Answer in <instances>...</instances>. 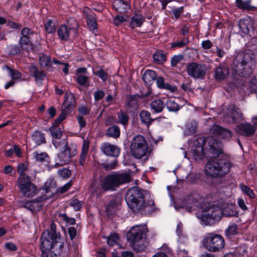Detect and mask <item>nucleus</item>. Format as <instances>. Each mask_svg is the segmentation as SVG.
Segmentation results:
<instances>
[{
    "label": "nucleus",
    "mask_w": 257,
    "mask_h": 257,
    "mask_svg": "<svg viewBox=\"0 0 257 257\" xmlns=\"http://www.w3.org/2000/svg\"><path fill=\"white\" fill-rule=\"evenodd\" d=\"M242 116V113L238 110V109H236V107L233 105L227 109L226 115L223 114L224 119L228 121H230V120H227L228 117H230L232 120L234 121L236 119L241 118Z\"/></svg>",
    "instance_id": "a211bd4d"
},
{
    "label": "nucleus",
    "mask_w": 257,
    "mask_h": 257,
    "mask_svg": "<svg viewBox=\"0 0 257 257\" xmlns=\"http://www.w3.org/2000/svg\"><path fill=\"white\" fill-rule=\"evenodd\" d=\"M76 153L75 148L69 147L67 145H65L62 151L58 154L59 162L55 164V167L63 166L68 163L71 157L74 156Z\"/></svg>",
    "instance_id": "ddd939ff"
},
{
    "label": "nucleus",
    "mask_w": 257,
    "mask_h": 257,
    "mask_svg": "<svg viewBox=\"0 0 257 257\" xmlns=\"http://www.w3.org/2000/svg\"><path fill=\"white\" fill-rule=\"evenodd\" d=\"M5 247L6 249L11 251H15L17 249V245L12 242H9L5 243Z\"/></svg>",
    "instance_id": "338daca9"
},
{
    "label": "nucleus",
    "mask_w": 257,
    "mask_h": 257,
    "mask_svg": "<svg viewBox=\"0 0 257 257\" xmlns=\"http://www.w3.org/2000/svg\"><path fill=\"white\" fill-rule=\"evenodd\" d=\"M183 11V8L181 7L180 8H173L171 11V13L174 16L176 19H178Z\"/></svg>",
    "instance_id": "5fc2aeb1"
},
{
    "label": "nucleus",
    "mask_w": 257,
    "mask_h": 257,
    "mask_svg": "<svg viewBox=\"0 0 257 257\" xmlns=\"http://www.w3.org/2000/svg\"><path fill=\"white\" fill-rule=\"evenodd\" d=\"M197 127V122L194 120L188 122L185 125L184 134L186 136L190 135L195 133Z\"/></svg>",
    "instance_id": "cd10ccee"
},
{
    "label": "nucleus",
    "mask_w": 257,
    "mask_h": 257,
    "mask_svg": "<svg viewBox=\"0 0 257 257\" xmlns=\"http://www.w3.org/2000/svg\"><path fill=\"white\" fill-rule=\"evenodd\" d=\"M154 62L158 64H163L166 60V56L162 50L157 51L153 55Z\"/></svg>",
    "instance_id": "c85d7f7f"
},
{
    "label": "nucleus",
    "mask_w": 257,
    "mask_h": 257,
    "mask_svg": "<svg viewBox=\"0 0 257 257\" xmlns=\"http://www.w3.org/2000/svg\"><path fill=\"white\" fill-rule=\"evenodd\" d=\"M166 105L170 111H177L180 109L179 105L173 99H168L166 102Z\"/></svg>",
    "instance_id": "473e14b6"
},
{
    "label": "nucleus",
    "mask_w": 257,
    "mask_h": 257,
    "mask_svg": "<svg viewBox=\"0 0 257 257\" xmlns=\"http://www.w3.org/2000/svg\"><path fill=\"white\" fill-rule=\"evenodd\" d=\"M210 133L213 136L206 139L199 137L188 142L187 153L195 160H202L205 157L207 150H210L213 154L216 153L218 154L221 152V143L216 138L228 140L232 137L230 130L216 124L212 126Z\"/></svg>",
    "instance_id": "f257e3e1"
},
{
    "label": "nucleus",
    "mask_w": 257,
    "mask_h": 257,
    "mask_svg": "<svg viewBox=\"0 0 257 257\" xmlns=\"http://www.w3.org/2000/svg\"><path fill=\"white\" fill-rule=\"evenodd\" d=\"M21 206L25 207L32 212H34L39 208V203L34 200L26 201Z\"/></svg>",
    "instance_id": "7c9ffc66"
},
{
    "label": "nucleus",
    "mask_w": 257,
    "mask_h": 257,
    "mask_svg": "<svg viewBox=\"0 0 257 257\" xmlns=\"http://www.w3.org/2000/svg\"><path fill=\"white\" fill-rule=\"evenodd\" d=\"M199 178V175L197 173H191L186 176L187 181L191 183H194Z\"/></svg>",
    "instance_id": "3c124183"
},
{
    "label": "nucleus",
    "mask_w": 257,
    "mask_h": 257,
    "mask_svg": "<svg viewBox=\"0 0 257 257\" xmlns=\"http://www.w3.org/2000/svg\"><path fill=\"white\" fill-rule=\"evenodd\" d=\"M22 76L21 74L16 70L11 69V77L12 80L18 79Z\"/></svg>",
    "instance_id": "e2e57ef3"
},
{
    "label": "nucleus",
    "mask_w": 257,
    "mask_h": 257,
    "mask_svg": "<svg viewBox=\"0 0 257 257\" xmlns=\"http://www.w3.org/2000/svg\"><path fill=\"white\" fill-rule=\"evenodd\" d=\"M236 7L241 10L251 11L253 10L254 7L250 5V1H242V0H235Z\"/></svg>",
    "instance_id": "a878e982"
},
{
    "label": "nucleus",
    "mask_w": 257,
    "mask_h": 257,
    "mask_svg": "<svg viewBox=\"0 0 257 257\" xmlns=\"http://www.w3.org/2000/svg\"><path fill=\"white\" fill-rule=\"evenodd\" d=\"M225 232L227 236L236 234L237 233V226L235 224L229 225Z\"/></svg>",
    "instance_id": "a18cd8bd"
},
{
    "label": "nucleus",
    "mask_w": 257,
    "mask_h": 257,
    "mask_svg": "<svg viewBox=\"0 0 257 257\" xmlns=\"http://www.w3.org/2000/svg\"><path fill=\"white\" fill-rule=\"evenodd\" d=\"M104 92L102 90H97L94 93V99L96 101H98L102 99L104 96Z\"/></svg>",
    "instance_id": "680f3d73"
},
{
    "label": "nucleus",
    "mask_w": 257,
    "mask_h": 257,
    "mask_svg": "<svg viewBox=\"0 0 257 257\" xmlns=\"http://www.w3.org/2000/svg\"><path fill=\"white\" fill-rule=\"evenodd\" d=\"M19 45L23 50H28L31 47V43L28 37H22L19 40Z\"/></svg>",
    "instance_id": "58836bf2"
},
{
    "label": "nucleus",
    "mask_w": 257,
    "mask_h": 257,
    "mask_svg": "<svg viewBox=\"0 0 257 257\" xmlns=\"http://www.w3.org/2000/svg\"><path fill=\"white\" fill-rule=\"evenodd\" d=\"M156 72L150 69L146 70L143 76V80L146 84L149 85L152 84L156 80Z\"/></svg>",
    "instance_id": "5701e85b"
},
{
    "label": "nucleus",
    "mask_w": 257,
    "mask_h": 257,
    "mask_svg": "<svg viewBox=\"0 0 257 257\" xmlns=\"http://www.w3.org/2000/svg\"><path fill=\"white\" fill-rule=\"evenodd\" d=\"M228 69L225 66L220 65L214 69V78L218 80H222L228 74Z\"/></svg>",
    "instance_id": "6ab92c4d"
},
{
    "label": "nucleus",
    "mask_w": 257,
    "mask_h": 257,
    "mask_svg": "<svg viewBox=\"0 0 257 257\" xmlns=\"http://www.w3.org/2000/svg\"><path fill=\"white\" fill-rule=\"evenodd\" d=\"M156 83L157 86L160 88L170 90L171 91H173L175 90V88L173 86L170 85L169 84L165 83L164 79L162 77H158L157 79Z\"/></svg>",
    "instance_id": "72a5a7b5"
},
{
    "label": "nucleus",
    "mask_w": 257,
    "mask_h": 257,
    "mask_svg": "<svg viewBox=\"0 0 257 257\" xmlns=\"http://www.w3.org/2000/svg\"><path fill=\"white\" fill-rule=\"evenodd\" d=\"M237 203L238 206L241 209V210H242L243 211H246L247 210L248 208L245 204L244 200L242 198H238L237 199Z\"/></svg>",
    "instance_id": "69168bd1"
},
{
    "label": "nucleus",
    "mask_w": 257,
    "mask_h": 257,
    "mask_svg": "<svg viewBox=\"0 0 257 257\" xmlns=\"http://www.w3.org/2000/svg\"><path fill=\"white\" fill-rule=\"evenodd\" d=\"M188 41L187 40L184 39L180 41L174 42L172 44V47H182L188 43Z\"/></svg>",
    "instance_id": "052dcab7"
},
{
    "label": "nucleus",
    "mask_w": 257,
    "mask_h": 257,
    "mask_svg": "<svg viewBox=\"0 0 257 257\" xmlns=\"http://www.w3.org/2000/svg\"><path fill=\"white\" fill-rule=\"evenodd\" d=\"M183 224L181 222H179L176 228V234L178 237V241L181 243L185 242L186 240V237L183 233Z\"/></svg>",
    "instance_id": "f704fd0d"
},
{
    "label": "nucleus",
    "mask_w": 257,
    "mask_h": 257,
    "mask_svg": "<svg viewBox=\"0 0 257 257\" xmlns=\"http://www.w3.org/2000/svg\"><path fill=\"white\" fill-rule=\"evenodd\" d=\"M206 67L202 64L192 63L187 66L188 75L195 79H203L206 74Z\"/></svg>",
    "instance_id": "f8f14e48"
},
{
    "label": "nucleus",
    "mask_w": 257,
    "mask_h": 257,
    "mask_svg": "<svg viewBox=\"0 0 257 257\" xmlns=\"http://www.w3.org/2000/svg\"><path fill=\"white\" fill-rule=\"evenodd\" d=\"M87 25L90 31L95 33L97 31V24L96 18L93 15L88 16L87 19Z\"/></svg>",
    "instance_id": "2f4dec72"
},
{
    "label": "nucleus",
    "mask_w": 257,
    "mask_h": 257,
    "mask_svg": "<svg viewBox=\"0 0 257 257\" xmlns=\"http://www.w3.org/2000/svg\"><path fill=\"white\" fill-rule=\"evenodd\" d=\"M240 188L242 192L249 198L253 199L255 197V195L252 190L246 185L241 184L240 185Z\"/></svg>",
    "instance_id": "ea45409f"
},
{
    "label": "nucleus",
    "mask_w": 257,
    "mask_h": 257,
    "mask_svg": "<svg viewBox=\"0 0 257 257\" xmlns=\"http://www.w3.org/2000/svg\"><path fill=\"white\" fill-rule=\"evenodd\" d=\"M235 131L239 134L245 136L252 135L255 131V127L250 123H241L235 128Z\"/></svg>",
    "instance_id": "2eb2a0df"
},
{
    "label": "nucleus",
    "mask_w": 257,
    "mask_h": 257,
    "mask_svg": "<svg viewBox=\"0 0 257 257\" xmlns=\"http://www.w3.org/2000/svg\"><path fill=\"white\" fill-rule=\"evenodd\" d=\"M126 19L122 16L118 15L115 16L113 18V23L115 26L120 25L122 22H125Z\"/></svg>",
    "instance_id": "4d7b16f0"
},
{
    "label": "nucleus",
    "mask_w": 257,
    "mask_h": 257,
    "mask_svg": "<svg viewBox=\"0 0 257 257\" xmlns=\"http://www.w3.org/2000/svg\"><path fill=\"white\" fill-rule=\"evenodd\" d=\"M30 73L35 78V80L37 83H40L46 76L45 73L43 71H39L37 67L33 65H32L30 67Z\"/></svg>",
    "instance_id": "412c9836"
},
{
    "label": "nucleus",
    "mask_w": 257,
    "mask_h": 257,
    "mask_svg": "<svg viewBox=\"0 0 257 257\" xmlns=\"http://www.w3.org/2000/svg\"><path fill=\"white\" fill-rule=\"evenodd\" d=\"M250 87L252 91L257 90V77L252 78L249 83Z\"/></svg>",
    "instance_id": "0e129e2a"
},
{
    "label": "nucleus",
    "mask_w": 257,
    "mask_h": 257,
    "mask_svg": "<svg viewBox=\"0 0 257 257\" xmlns=\"http://www.w3.org/2000/svg\"><path fill=\"white\" fill-rule=\"evenodd\" d=\"M125 199L128 207L134 212L143 210L147 207L143 193L137 187H133L127 191Z\"/></svg>",
    "instance_id": "423d86ee"
},
{
    "label": "nucleus",
    "mask_w": 257,
    "mask_h": 257,
    "mask_svg": "<svg viewBox=\"0 0 257 257\" xmlns=\"http://www.w3.org/2000/svg\"><path fill=\"white\" fill-rule=\"evenodd\" d=\"M67 114L65 111H62L61 113L57 117V119L54 121L52 125L49 127V131L51 132L53 137L58 138H60L62 135V132L57 126L61 123V122L65 119Z\"/></svg>",
    "instance_id": "4468645a"
},
{
    "label": "nucleus",
    "mask_w": 257,
    "mask_h": 257,
    "mask_svg": "<svg viewBox=\"0 0 257 257\" xmlns=\"http://www.w3.org/2000/svg\"><path fill=\"white\" fill-rule=\"evenodd\" d=\"M48 230H46L42 233L41 237L40 248L42 257H48Z\"/></svg>",
    "instance_id": "f3484780"
},
{
    "label": "nucleus",
    "mask_w": 257,
    "mask_h": 257,
    "mask_svg": "<svg viewBox=\"0 0 257 257\" xmlns=\"http://www.w3.org/2000/svg\"><path fill=\"white\" fill-rule=\"evenodd\" d=\"M71 28H68L65 25L61 26L58 30V35L59 38L62 40H66L69 37Z\"/></svg>",
    "instance_id": "393cba45"
},
{
    "label": "nucleus",
    "mask_w": 257,
    "mask_h": 257,
    "mask_svg": "<svg viewBox=\"0 0 257 257\" xmlns=\"http://www.w3.org/2000/svg\"><path fill=\"white\" fill-rule=\"evenodd\" d=\"M75 103V96L74 94L70 92H67L65 95V100L63 102L64 107L71 110L74 106Z\"/></svg>",
    "instance_id": "aec40b11"
},
{
    "label": "nucleus",
    "mask_w": 257,
    "mask_h": 257,
    "mask_svg": "<svg viewBox=\"0 0 257 257\" xmlns=\"http://www.w3.org/2000/svg\"><path fill=\"white\" fill-rule=\"evenodd\" d=\"M183 57L181 55H175L173 56L171 61V66H175L180 61L182 60Z\"/></svg>",
    "instance_id": "13d9d810"
},
{
    "label": "nucleus",
    "mask_w": 257,
    "mask_h": 257,
    "mask_svg": "<svg viewBox=\"0 0 257 257\" xmlns=\"http://www.w3.org/2000/svg\"><path fill=\"white\" fill-rule=\"evenodd\" d=\"M94 74L97 75L103 82L106 81L108 78L107 74L103 69H100L97 72H95Z\"/></svg>",
    "instance_id": "6e6d98bb"
},
{
    "label": "nucleus",
    "mask_w": 257,
    "mask_h": 257,
    "mask_svg": "<svg viewBox=\"0 0 257 257\" xmlns=\"http://www.w3.org/2000/svg\"><path fill=\"white\" fill-rule=\"evenodd\" d=\"M117 117L119 122L123 125L124 126L127 124L128 116L126 113L119 111L117 113Z\"/></svg>",
    "instance_id": "79ce46f5"
},
{
    "label": "nucleus",
    "mask_w": 257,
    "mask_h": 257,
    "mask_svg": "<svg viewBox=\"0 0 257 257\" xmlns=\"http://www.w3.org/2000/svg\"><path fill=\"white\" fill-rule=\"evenodd\" d=\"M202 244L209 251L216 252L224 247L225 242L222 236L213 233H208L204 235Z\"/></svg>",
    "instance_id": "1a4fd4ad"
},
{
    "label": "nucleus",
    "mask_w": 257,
    "mask_h": 257,
    "mask_svg": "<svg viewBox=\"0 0 257 257\" xmlns=\"http://www.w3.org/2000/svg\"><path fill=\"white\" fill-rule=\"evenodd\" d=\"M246 252V249L243 246L239 247L234 252H229L226 254L224 257H241L242 255H244Z\"/></svg>",
    "instance_id": "e433bc0d"
},
{
    "label": "nucleus",
    "mask_w": 257,
    "mask_h": 257,
    "mask_svg": "<svg viewBox=\"0 0 257 257\" xmlns=\"http://www.w3.org/2000/svg\"><path fill=\"white\" fill-rule=\"evenodd\" d=\"M72 182L69 181L58 189V192L62 194L67 191L71 186Z\"/></svg>",
    "instance_id": "bf43d9fd"
},
{
    "label": "nucleus",
    "mask_w": 257,
    "mask_h": 257,
    "mask_svg": "<svg viewBox=\"0 0 257 257\" xmlns=\"http://www.w3.org/2000/svg\"><path fill=\"white\" fill-rule=\"evenodd\" d=\"M16 184L24 197L32 198L38 193V188L32 182L30 177L18 178Z\"/></svg>",
    "instance_id": "9d476101"
},
{
    "label": "nucleus",
    "mask_w": 257,
    "mask_h": 257,
    "mask_svg": "<svg viewBox=\"0 0 257 257\" xmlns=\"http://www.w3.org/2000/svg\"><path fill=\"white\" fill-rule=\"evenodd\" d=\"M148 232L147 226L142 224L132 226L127 231L126 239L131 245L138 251L145 249V246H139L138 243L146 237Z\"/></svg>",
    "instance_id": "39448f33"
},
{
    "label": "nucleus",
    "mask_w": 257,
    "mask_h": 257,
    "mask_svg": "<svg viewBox=\"0 0 257 257\" xmlns=\"http://www.w3.org/2000/svg\"><path fill=\"white\" fill-rule=\"evenodd\" d=\"M58 174L61 178L66 179L70 176L71 172L68 169L63 168L58 171Z\"/></svg>",
    "instance_id": "de8ad7c7"
},
{
    "label": "nucleus",
    "mask_w": 257,
    "mask_h": 257,
    "mask_svg": "<svg viewBox=\"0 0 257 257\" xmlns=\"http://www.w3.org/2000/svg\"><path fill=\"white\" fill-rule=\"evenodd\" d=\"M112 6L115 10L120 13H125L131 8L128 3L122 0H115Z\"/></svg>",
    "instance_id": "4be33fe9"
},
{
    "label": "nucleus",
    "mask_w": 257,
    "mask_h": 257,
    "mask_svg": "<svg viewBox=\"0 0 257 257\" xmlns=\"http://www.w3.org/2000/svg\"><path fill=\"white\" fill-rule=\"evenodd\" d=\"M151 108L156 113H159L162 111L164 107V102L160 99L153 100L151 103Z\"/></svg>",
    "instance_id": "bb28decb"
},
{
    "label": "nucleus",
    "mask_w": 257,
    "mask_h": 257,
    "mask_svg": "<svg viewBox=\"0 0 257 257\" xmlns=\"http://www.w3.org/2000/svg\"><path fill=\"white\" fill-rule=\"evenodd\" d=\"M210 203H201L196 214L197 217L203 225H211L219 218L220 213L223 216H236L238 214L235 206L231 205L225 208L226 201L224 194L216 192L207 197Z\"/></svg>",
    "instance_id": "f03ea898"
},
{
    "label": "nucleus",
    "mask_w": 257,
    "mask_h": 257,
    "mask_svg": "<svg viewBox=\"0 0 257 257\" xmlns=\"http://www.w3.org/2000/svg\"><path fill=\"white\" fill-rule=\"evenodd\" d=\"M9 53L10 55H15L20 52V48L17 45H10L8 47Z\"/></svg>",
    "instance_id": "603ef678"
},
{
    "label": "nucleus",
    "mask_w": 257,
    "mask_h": 257,
    "mask_svg": "<svg viewBox=\"0 0 257 257\" xmlns=\"http://www.w3.org/2000/svg\"><path fill=\"white\" fill-rule=\"evenodd\" d=\"M77 82L80 85L85 86L88 82V77L82 75H78Z\"/></svg>",
    "instance_id": "8fccbe9b"
},
{
    "label": "nucleus",
    "mask_w": 257,
    "mask_h": 257,
    "mask_svg": "<svg viewBox=\"0 0 257 257\" xmlns=\"http://www.w3.org/2000/svg\"><path fill=\"white\" fill-rule=\"evenodd\" d=\"M39 63L41 67H45L48 65V57L46 55L41 54L39 57Z\"/></svg>",
    "instance_id": "864d4df0"
},
{
    "label": "nucleus",
    "mask_w": 257,
    "mask_h": 257,
    "mask_svg": "<svg viewBox=\"0 0 257 257\" xmlns=\"http://www.w3.org/2000/svg\"><path fill=\"white\" fill-rule=\"evenodd\" d=\"M148 150V144L143 136L137 135L133 138L130 146L131 154L133 157L140 159L146 155Z\"/></svg>",
    "instance_id": "6e6552de"
},
{
    "label": "nucleus",
    "mask_w": 257,
    "mask_h": 257,
    "mask_svg": "<svg viewBox=\"0 0 257 257\" xmlns=\"http://www.w3.org/2000/svg\"><path fill=\"white\" fill-rule=\"evenodd\" d=\"M107 135L110 137L117 138L120 136L119 128L115 125L111 126L107 129Z\"/></svg>",
    "instance_id": "4c0bfd02"
},
{
    "label": "nucleus",
    "mask_w": 257,
    "mask_h": 257,
    "mask_svg": "<svg viewBox=\"0 0 257 257\" xmlns=\"http://www.w3.org/2000/svg\"><path fill=\"white\" fill-rule=\"evenodd\" d=\"M51 241L49 240L50 246L49 251V257H57V253H59L62 251L64 242L63 238L61 236L59 232H57L56 225L53 223L51 224Z\"/></svg>",
    "instance_id": "9b49d317"
},
{
    "label": "nucleus",
    "mask_w": 257,
    "mask_h": 257,
    "mask_svg": "<svg viewBox=\"0 0 257 257\" xmlns=\"http://www.w3.org/2000/svg\"><path fill=\"white\" fill-rule=\"evenodd\" d=\"M250 52H240L237 54L233 62V69L239 75L245 76L252 72L254 62Z\"/></svg>",
    "instance_id": "7ed1b4c3"
},
{
    "label": "nucleus",
    "mask_w": 257,
    "mask_h": 257,
    "mask_svg": "<svg viewBox=\"0 0 257 257\" xmlns=\"http://www.w3.org/2000/svg\"><path fill=\"white\" fill-rule=\"evenodd\" d=\"M70 205L73 207L75 210L78 211L82 207V202L77 199H73L70 203Z\"/></svg>",
    "instance_id": "49530a36"
},
{
    "label": "nucleus",
    "mask_w": 257,
    "mask_h": 257,
    "mask_svg": "<svg viewBox=\"0 0 257 257\" xmlns=\"http://www.w3.org/2000/svg\"><path fill=\"white\" fill-rule=\"evenodd\" d=\"M197 204V201L194 200H190L188 199L186 203L181 206L182 208H185L186 210L188 211L189 212H191L192 210L195 209V206Z\"/></svg>",
    "instance_id": "a19ab883"
},
{
    "label": "nucleus",
    "mask_w": 257,
    "mask_h": 257,
    "mask_svg": "<svg viewBox=\"0 0 257 257\" xmlns=\"http://www.w3.org/2000/svg\"><path fill=\"white\" fill-rule=\"evenodd\" d=\"M201 46L204 49L207 50L211 48L212 43L210 40H205L202 42Z\"/></svg>",
    "instance_id": "774afa93"
},
{
    "label": "nucleus",
    "mask_w": 257,
    "mask_h": 257,
    "mask_svg": "<svg viewBox=\"0 0 257 257\" xmlns=\"http://www.w3.org/2000/svg\"><path fill=\"white\" fill-rule=\"evenodd\" d=\"M144 21L145 18L142 15L136 14L131 18L130 26L133 29L136 27H140Z\"/></svg>",
    "instance_id": "b1692460"
},
{
    "label": "nucleus",
    "mask_w": 257,
    "mask_h": 257,
    "mask_svg": "<svg viewBox=\"0 0 257 257\" xmlns=\"http://www.w3.org/2000/svg\"><path fill=\"white\" fill-rule=\"evenodd\" d=\"M150 115V113L147 110H143L140 113V117L141 121L147 125H149L152 121Z\"/></svg>",
    "instance_id": "c9c22d12"
},
{
    "label": "nucleus",
    "mask_w": 257,
    "mask_h": 257,
    "mask_svg": "<svg viewBox=\"0 0 257 257\" xmlns=\"http://www.w3.org/2000/svg\"><path fill=\"white\" fill-rule=\"evenodd\" d=\"M230 167L231 165L228 161L215 159L206 164L204 172L209 177H221L229 172Z\"/></svg>",
    "instance_id": "20e7f679"
},
{
    "label": "nucleus",
    "mask_w": 257,
    "mask_h": 257,
    "mask_svg": "<svg viewBox=\"0 0 257 257\" xmlns=\"http://www.w3.org/2000/svg\"><path fill=\"white\" fill-rule=\"evenodd\" d=\"M101 150L105 155L115 158L117 157L120 153V149L117 146L109 143L103 144Z\"/></svg>",
    "instance_id": "dca6fc26"
},
{
    "label": "nucleus",
    "mask_w": 257,
    "mask_h": 257,
    "mask_svg": "<svg viewBox=\"0 0 257 257\" xmlns=\"http://www.w3.org/2000/svg\"><path fill=\"white\" fill-rule=\"evenodd\" d=\"M119 239L118 235L116 233H112L107 237V242L109 245H113L117 243Z\"/></svg>",
    "instance_id": "c03bdc74"
},
{
    "label": "nucleus",
    "mask_w": 257,
    "mask_h": 257,
    "mask_svg": "<svg viewBox=\"0 0 257 257\" xmlns=\"http://www.w3.org/2000/svg\"><path fill=\"white\" fill-rule=\"evenodd\" d=\"M130 179V175L127 173H113L105 177L100 185L105 191H113L119 185L129 182Z\"/></svg>",
    "instance_id": "0eeeda50"
},
{
    "label": "nucleus",
    "mask_w": 257,
    "mask_h": 257,
    "mask_svg": "<svg viewBox=\"0 0 257 257\" xmlns=\"http://www.w3.org/2000/svg\"><path fill=\"white\" fill-rule=\"evenodd\" d=\"M26 166L24 163H21L18 165L17 170L18 173L19 174V176L18 178H21L23 177H29L28 175L24 173L25 171L26 170Z\"/></svg>",
    "instance_id": "09e8293b"
},
{
    "label": "nucleus",
    "mask_w": 257,
    "mask_h": 257,
    "mask_svg": "<svg viewBox=\"0 0 257 257\" xmlns=\"http://www.w3.org/2000/svg\"><path fill=\"white\" fill-rule=\"evenodd\" d=\"M33 156L36 160V161L40 162H42L48 158V154L46 152H35L33 153Z\"/></svg>",
    "instance_id": "37998d69"
},
{
    "label": "nucleus",
    "mask_w": 257,
    "mask_h": 257,
    "mask_svg": "<svg viewBox=\"0 0 257 257\" xmlns=\"http://www.w3.org/2000/svg\"><path fill=\"white\" fill-rule=\"evenodd\" d=\"M32 140L37 145L46 143V140L43 134L38 131H35L32 135Z\"/></svg>",
    "instance_id": "c756f323"
}]
</instances>
